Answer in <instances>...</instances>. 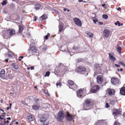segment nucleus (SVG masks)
Here are the masks:
<instances>
[{"label": "nucleus", "instance_id": "f257e3e1", "mask_svg": "<svg viewBox=\"0 0 125 125\" xmlns=\"http://www.w3.org/2000/svg\"><path fill=\"white\" fill-rule=\"evenodd\" d=\"M85 88L79 89L77 92V96L79 98H82L85 95Z\"/></svg>", "mask_w": 125, "mask_h": 125}, {"label": "nucleus", "instance_id": "f03ea898", "mask_svg": "<svg viewBox=\"0 0 125 125\" xmlns=\"http://www.w3.org/2000/svg\"><path fill=\"white\" fill-rule=\"evenodd\" d=\"M85 68L83 67L80 66L76 68L75 71L77 72L81 73H82L83 74L86 76L88 74L87 72H85Z\"/></svg>", "mask_w": 125, "mask_h": 125}, {"label": "nucleus", "instance_id": "7ed1b4c3", "mask_svg": "<svg viewBox=\"0 0 125 125\" xmlns=\"http://www.w3.org/2000/svg\"><path fill=\"white\" fill-rule=\"evenodd\" d=\"M65 115L63 111H60L57 117L58 120L59 121H61L64 118Z\"/></svg>", "mask_w": 125, "mask_h": 125}, {"label": "nucleus", "instance_id": "20e7f679", "mask_svg": "<svg viewBox=\"0 0 125 125\" xmlns=\"http://www.w3.org/2000/svg\"><path fill=\"white\" fill-rule=\"evenodd\" d=\"M90 103L91 101L90 99H87L85 100V104H83V108L84 110H86L89 109V107Z\"/></svg>", "mask_w": 125, "mask_h": 125}, {"label": "nucleus", "instance_id": "39448f33", "mask_svg": "<svg viewBox=\"0 0 125 125\" xmlns=\"http://www.w3.org/2000/svg\"><path fill=\"white\" fill-rule=\"evenodd\" d=\"M68 83L69 85L72 86L71 87H69V88L73 89L75 90L77 88V86L74 84V82L70 80L68 81Z\"/></svg>", "mask_w": 125, "mask_h": 125}, {"label": "nucleus", "instance_id": "423d86ee", "mask_svg": "<svg viewBox=\"0 0 125 125\" xmlns=\"http://www.w3.org/2000/svg\"><path fill=\"white\" fill-rule=\"evenodd\" d=\"M73 21L79 27L82 26V23L81 20L78 18H74L73 19Z\"/></svg>", "mask_w": 125, "mask_h": 125}, {"label": "nucleus", "instance_id": "0eeeda50", "mask_svg": "<svg viewBox=\"0 0 125 125\" xmlns=\"http://www.w3.org/2000/svg\"><path fill=\"white\" fill-rule=\"evenodd\" d=\"M111 82L112 84L116 85L119 83V80L118 78L114 77L111 78Z\"/></svg>", "mask_w": 125, "mask_h": 125}, {"label": "nucleus", "instance_id": "6e6552de", "mask_svg": "<svg viewBox=\"0 0 125 125\" xmlns=\"http://www.w3.org/2000/svg\"><path fill=\"white\" fill-rule=\"evenodd\" d=\"M100 87L98 85H95L94 86L91 90V93H94L97 91L99 90Z\"/></svg>", "mask_w": 125, "mask_h": 125}, {"label": "nucleus", "instance_id": "1a4fd4ad", "mask_svg": "<svg viewBox=\"0 0 125 125\" xmlns=\"http://www.w3.org/2000/svg\"><path fill=\"white\" fill-rule=\"evenodd\" d=\"M121 112V111L120 109H114L113 115L114 116H116L118 114H120Z\"/></svg>", "mask_w": 125, "mask_h": 125}, {"label": "nucleus", "instance_id": "9d476101", "mask_svg": "<svg viewBox=\"0 0 125 125\" xmlns=\"http://www.w3.org/2000/svg\"><path fill=\"white\" fill-rule=\"evenodd\" d=\"M110 31L107 29L104 30L103 31V35L104 37L106 38L108 37L110 35Z\"/></svg>", "mask_w": 125, "mask_h": 125}, {"label": "nucleus", "instance_id": "9b49d317", "mask_svg": "<svg viewBox=\"0 0 125 125\" xmlns=\"http://www.w3.org/2000/svg\"><path fill=\"white\" fill-rule=\"evenodd\" d=\"M96 79L98 83L101 84L103 82V78L102 76L98 75L97 76Z\"/></svg>", "mask_w": 125, "mask_h": 125}, {"label": "nucleus", "instance_id": "f8f14e48", "mask_svg": "<svg viewBox=\"0 0 125 125\" xmlns=\"http://www.w3.org/2000/svg\"><path fill=\"white\" fill-rule=\"evenodd\" d=\"M74 116L72 115H71L69 113L67 114V115L66 116V118L67 121H71L72 120Z\"/></svg>", "mask_w": 125, "mask_h": 125}, {"label": "nucleus", "instance_id": "ddd939ff", "mask_svg": "<svg viewBox=\"0 0 125 125\" xmlns=\"http://www.w3.org/2000/svg\"><path fill=\"white\" fill-rule=\"evenodd\" d=\"M109 58L112 62H114L116 60V58L114 57V53H110L109 54Z\"/></svg>", "mask_w": 125, "mask_h": 125}, {"label": "nucleus", "instance_id": "4468645a", "mask_svg": "<svg viewBox=\"0 0 125 125\" xmlns=\"http://www.w3.org/2000/svg\"><path fill=\"white\" fill-rule=\"evenodd\" d=\"M32 109L35 110H38L40 107V105L39 104L37 103H36L35 104H34L32 106Z\"/></svg>", "mask_w": 125, "mask_h": 125}, {"label": "nucleus", "instance_id": "2eb2a0df", "mask_svg": "<svg viewBox=\"0 0 125 125\" xmlns=\"http://www.w3.org/2000/svg\"><path fill=\"white\" fill-rule=\"evenodd\" d=\"M47 120V118L45 115H43L41 117L40 121L41 122H45Z\"/></svg>", "mask_w": 125, "mask_h": 125}, {"label": "nucleus", "instance_id": "dca6fc26", "mask_svg": "<svg viewBox=\"0 0 125 125\" xmlns=\"http://www.w3.org/2000/svg\"><path fill=\"white\" fill-rule=\"evenodd\" d=\"M9 32V31L7 30L6 32L3 33V36L4 38L7 39L9 37L10 34Z\"/></svg>", "mask_w": 125, "mask_h": 125}, {"label": "nucleus", "instance_id": "f3484780", "mask_svg": "<svg viewBox=\"0 0 125 125\" xmlns=\"http://www.w3.org/2000/svg\"><path fill=\"white\" fill-rule=\"evenodd\" d=\"M5 71L4 69H2L1 70L0 72V76L2 79L5 78Z\"/></svg>", "mask_w": 125, "mask_h": 125}, {"label": "nucleus", "instance_id": "a211bd4d", "mask_svg": "<svg viewBox=\"0 0 125 125\" xmlns=\"http://www.w3.org/2000/svg\"><path fill=\"white\" fill-rule=\"evenodd\" d=\"M115 92V90L113 89H110L108 90V93L110 95L114 94Z\"/></svg>", "mask_w": 125, "mask_h": 125}, {"label": "nucleus", "instance_id": "6ab92c4d", "mask_svg": "<svg viewBox=\"0 0 125 125\" xmlns=\"http://www.w3.org/2000/svg\"><path fill=\"white\" fill-rule=\"evenodd\" d=\"M9 31V32L10 35H12L15 34V30L13 29H10L8 30Z\"/></svg>", "mask_w": 125, "mask_h": 125}, {"label": "nucleus", "instance_id": "aec40b11", "mask_svg": "<svg viewBox=\"0 0 125 125\" xmlns=\"http://www.w3.org/2000/svg\"><path fill=\"white\" fill-rule=\"evenodd\" d=\"M120 92L121 95H125V87L122 88L120 90Z\"/></svg>", "mask_w": 125, "mask_h": 125}, {"label": "nucleus", "instance_id": "412c9836", "mask_svg": "<svg viewBox=\"0 0 125 125\" xmlns=\"http://www.w3.org/2000/svg\"><path fill=\"white\" fill-rule=\"evenodd\" d=\"M103 123L102 120H98L95 122L94 125H102Z\"/></svg>", "mask_w": 125, "mask_h": 125}, {"label": "nucleus", "instance_id": "4be33fe9", "mask_svg": "<svg viewBox=\"0 0 125 125\" xmlns=\"http://www.w3.org/2000/svg\"><path fill=\"white\" fill-rule=\"evenodd\" d=\"M37 51V49L34 47H32L30 48V53L35 52Z\"/></svg>", "mask_w": 125, "mask_h": 125}, {"label": "nucleus", "instance_id": "5701e85b", "mask_svg": "<svg viewBox=\"0 0 125 125\" xmlns=\"http://www.w3.org/2000/svg\"><path fill=\"white\" fill-rule=\"evenodd\" d=\"M14 77V75L13 74H8L6 78L7 79H12Z\"/></svg>", "mask_w": 125, "mask_h": 125}, {"label": "nucleus", "instance_id": "b1692460", "mask_svg": "<svg viewBox=\"0 0 125 125\" xmlns=\"http://www.w3.org/2000/svg\"><path fill=\"white\" fill-rule=\"evenodd\" d=\"M59 31H62L63 29V24L61 23H59Z\"/></svg>", "mask_w": 125, "mask_h": 125}, {"label": "nucleus", "instance_id": "393cba45", "mask_svg": "<svg viewBox=\"0 0 125 125\" xmlns=\"http://www.w3.org/2000/svg\"><path fill=\"white\" fill-rule=\"evenodd\" d=\"M28 119L30 121H33L34 119V117L32 115H30L27 117Z\"/></svg>", "mask_w": 125, "mask_h": 125}, {"label": "nucleus", "instance_id": "a878e982", "mask_svg": "<svg viewBox=\"0 0 125 125\" xmlns=\"http://www.w3.org/2000/svg\"><path fill=\"white\" fill-rule=\"evenodd\" d=\"M47 18V16L45 15H43L40 18V19L41 21L46 20Z\"/></svg>", "mask_w": 125, "mask_h": 125}, {"label": "nucleus", "instance_id": "bb28decb", "mask_svg": "<svg viewBox=\"0 0 125 125\" xmlns=\"http://www.w3.org/2000/svg\"><path fill=\"white\" fill-rule=\"evenodd\" d=\"M19 33H21L23 29V27L21 26V25L19 26Z\"/></svg>", "mask_w": 125, "mask_h": 125}, {"label": "nucleus", "instance_id": "cd10ccee", "mask_svg": "<svg viewBox=\"0 0 125 125\" xmlns=\"http://www.w3.org/2000/svg\"><path fill=\"white\" fill-rule=\"evenodd\" d=\"M115 24L116 25H118V26L123 25V24L120 23L118 21H117L115 23Z\"/></svg>", "mask_w": 125, "mask_h": 125}, {"label": "nucleus", "instance_id": "c85d7f7f", "mask_svg": "<svg viewBox=\"0 0 125 125\" xmlns=\"http://www.w3.org/2000/svg\"><path fill=\"white\" fill-rule=\"evenodd\" d=\"M121 47L118 45L117 46V51L119 53H121Z\"/></svg>", "mask_w": 125, "mask_h": 125}, {"label": "nucleus", "instance_id": "c756f323", "mask_svg": "<svg viewBox=\"0 0 125 125\" xmlns=\"http://www.w3.org/2000/svg\"><path fill=\"white\" fill-rule=\"evenodd\" d=\"M40 7V6L39 4H37L35 6L34 8L36 10L39 9Z\"/></svg>", "mask_w": 125, "mask_h": 125}, {"label": "nucleus", "instance_id": "7c9ffc66", "mask_svg": "<svg viewBox=\"0 0 125 125\" xmlns=\"http://www.w3.org/2000/svg\"><path fill=\"white\" fill-rule=\"evenodd\" d=\"M50 36V34L49 33H48L47 34V35H46L45 36H44V40H47L48 39V37Z\"/></svg>", "mask_w": 125, "mask_h": 125}, {"label": "nucleus", "instance_id": "2f4dec72", "mask_svg": "<svg viewBox=\"0 0 125 125\" xmlns=\"http://www.w3.org/2000/svg\"><path fill=\"white\" fill-rule=\"evenodd\" d=\"M87 35L90 38H92L93 37V33H91L90 32L87 33Z\"/></svg>", "mask_w": 125, "mask_h": 125}, {"label": "nucleus", "instance_id": "473e14b6", "mask_svg": "<svg viewBox=\"0 0 125 125\" xmlns=\"http://www.w3.org/2000/svg\"><path fill=\"white\" fill-rule=\"evenodd\" d=\"M13 67L14 68L16 69H17L18 68V66L14 63L12 65Z\"/></svg>", "mask_w": 125, "mask_h": 125}, {"label": "nucleus", "instance_id": "72a5a7b5", "mask_svg": "<svg viewBox=\"0 0 125 125\" xmlns=\"http://www.w3.org/2000/svg\"><path fill=\"white\" fill-rule=\"evenodd\" d=\"M118 64H120L121 65L125 67V64L123 62L121 61L119 62H118Z\"/></svg>", "mask_w": 125, "mask_h": 125}, {"label": "nucleus", "instance_id": "f704fd0d", "mask_svg": "<svg viewBox=\"0 0 125 125\" xmlns=\"http://www.w3.org/2000/svg\"><path fill=\"white\" fill-rule=\"evenodd\" d=\"M5 117V116L4 115H0V120H5V118H4Z\"/></svg>", "mask_w": 125, "mask_h": 125}, {"label": "nucleus", "instance_id": "c9c22d12", "mask_svg": "<svg viewBox=\"0 0 125 125\" xmlns=\"http://www.w3.org/2000/svg\"><path fill=\"white\" fill-rule=\"evenodd\" d=\"M14 55L13 54L12 52H9V56L10 57H12V56Z\"/></svg>", "mask_w": 125, "mask_h": 125}, {"label": "nucleus", "instance_id": "e433bc0d", "mask_svg": "<svg viewBox=\"0 0 125 125\" xmlns=\"http://www.w3.org/2000/svg\"><path fill=\"white\" fill-rule=\"evenodd\" d=\"M103 18L104 19H107L108 18V16L106 14H104L102 16Z\"/></svg>", "mask_w": 125, "mask_h": 125}, {"label": "nucleus", "instance_id": "4c0bfd02", "mask_svg": "<svg viewBox=\"0 0 125 125\" xmlns=\"http://www.w3.org/2000/svg\"><path fill=\"white\" fill-rule=\"evenodd\" d=\"M50 74V73L49 72H46L45 75V77L49 76Z\"/></svg>", "mask_w": 125, "mask_h": 125}, {"label": "nucleus", "instance_id": "58836bf2", "mask_svg": "<svg viewBox=\"0 0 125 125\" xmlns=\"http://www.w3.org/2000/svg\"><path fill=\"white\" fill-rule=\"evenodd\" d=\"M61 83L60 82H57L56 83V85L57 87H58L59 86V87H60L61 86Z\"/></svg>", "mask_w": 125, "mask_h": 125}, {"label": "nucleus", "instance_id": "ea45409f", "mask_svg": "<svg viewBox=\"0 0 125 125\" xmlns=\"http://www.w3.org/2000/svg\"><path fill=\"white\" fill-rule=\"evenodd\" d=\"M115 103V101H114L112 100L110 101V104L112 105H114Z\"/></svg>", "mask_w": 125, "mask_h": 125}, {"label": "nucleus", "instance_id": "a19ab883", "mask_svg": "<svg viewBox=\"0 0 125 125\" xmlns=\"http://www.w3.org/2000/svg\"><path fill=\"white\" fill-rule=\"evenodd\" d=\"M93 20L94 22L95 23H96V22H98V21L96 19H94L93 18Z\"/></svg>", "mask_w": 125, "mask_h": 125}, {"label": "nucleus", "instance_id": "79ce46f5", "mask_svg": "<svg viewBox=\"0 0 125 125\" xmlns=\"http://www.w3.org/2000/svg\"><path fill=\"white\" fill-rule=\"evenodd\" d=\"M7 3V2L6 0L4 1L2 3V5H6V4Z\"/></svg>", "mask_w": 125, "mask_h": 125}, {"label": "nucleus", "instance_id": "37998d69", "mask_svg": "<svg viewBox=\"0 0 125 125\" xmlns=\"http://www.w3.org/2000/svg\"><path fill=\"white\" fill-rule=\"evenodd\" d=\"M114 125H119V124L116 121L115 122Z\"/></svg>", "mask_w": 125, "mask_h": 125}, {"label": "nucleus", "instance_id": "c03bdc74", "mask_svg": "<svg viewBox=\"0 0 125 125\" xmlns=\"http://www.w3.org/2000/svg\"><path fill=\"white\" fill-rule=\"evenodd\" d=\"M43 92L45 93L46 94H48V92L47 90H43Z\"/></svg>", "mask_w": 125, "mask_h": 125}, {"label": "nucleus", "instance_id": "a18cd8bd", "mask_svg": "<svg viewBox=\"0 0 125 125\" xmlns=\"http://www.w3.org/2000/svg\"><path fill=\"white\" fill-rule=\"evenodd\" d=\"M23 56H20L19 57L18 60L19 61H20L21 60V59H22L23 58Z\"/></svg>", "mask_w": 125, "mask_h": 125}, {"label": "nucleus", "instance_id": "49530a36", "mask_svg": "<svg viewBox=\"0 0 125 125\" xmlns=\"http://www.w3.org/2000/svg\"><path fill=\"white\" fill-rule=\"evenodd\" d=\"M43 123V125H48V122H44Z\"/></svg>", "mask_w": 125, "mask_h": 125}, {"label": "nucleus", "instance_id": "de8ad7c7", "mask_svg": "<svg viewBox=\"0 0 125 125\" xmlns=\"http://www.w3.org/2000/svg\"><path fill=\"white\" fill-rule=\"evenodd\" d=\"M63 10L64 11H67L68 12H69L70 11V10L69 9H67L66 8H64Z\"/></svg>", "mask_w": 125, "mask_h": 125}, {"label": "nucleus", "instance_id": "09e8293b", "mask_svg": "<svg viewBox=\"0 0 125 125\" xmlns=\"http://www.w3.org/2000/svg\"><path fill=\"white\" fill-rule=\"evenodd\" d=\"M109 105H108V104L107 103H106V105H105V107L106 108H108L109 107Z\"/></svg>", "mask_w": 125, "mask_h": 125}, {"label": "nucleus", "instance_id": "8fccbe9b", "mask_svg": "<svg viewBox=\"0 0 125 125\" xmlns=\"http://www.w3.org/2000/svg\"><path fill=\"white\" fill-rule=\"evenodd\" d=\"M96 68L97 69V71H99V70H98V69L99 68V66L98 65V64H96Z\"/></svg>", "mask_w": 125, "mask_h": 125}, {"label": "nucleus", "instance_id": "3c124183", "mask_svg": "<svg viewBox=\"0 0 125 125\" xmlns=\"http://www.w3.org/2000/svg\"><path fill=\"white\" fill-rule=\"evenodd\" d=\"M5 120H4V122L5 123H7V124H8L9 122V121L8 120H7L6 121H5Z\"/></svg>", "mask_w": 125, "mask_h": 125}, {"label": "nucleus", "instance_id": "603ef678", "mask_svg": "<svg viewBox=\"0 0 125 125\" xmlns=\"http://www.w3.org/2000/svg\"><path fill=\"white\" fill-rule=\"evenodd\" d=\"M115 66L117 67H120V66L119 64H115Z\"/></svg>", "mask_w": 125, "mask_h": 125}, {"label": "nucleus", "instance_id": "864d4df0", "mask_svg": "<svg viewBox=\"0 0 125 125\" xmlns=\"http://www.w3.org/2000/svg\"><path fill=\"white\" fill-rule=\"evenodd\" d=\"M37 18H38L37 17H35L34 18V20H33L34 21H36L37 20Z\"/></svg>", "mask_w": 125, "mask_h": 125}, {"label": "nucleus", "instance_id": "5fc2aeb1", "mask_svg": "<svg viewBox=\"0 0 125 125\" xmlns=\"http://www.w3.org/2000/svg\"><path fill=\"white\" fill-rule=\"evenodd\" d=\"M105 4H103L102 5V7H104V8H105Z\"/></svg>", "mask_w": 125, "mask_h": 125}, {"label": "nucleus", "instance_id": "6e6d98bb", "mask_svg": "<svg viewBox=\"0 0 125 125\" xmlns=\"http://www.w3.org/2000/svg\"><path fill=\"white\" fill-rule=\"evenodd\" d=\"M90 81H91V85L93 83V82H92V79H90Z\"/></svg>", "mask_w": 125, "mask_h": 125}, {"label": "nucleus", "instance_id": "4d7b16f0", "mask_svg": "<svg viewBox=\"0 0 125 125\" xmlns=\"http://www.w3.org/2000/svg\"><path fill=\"white\" fill-rule=\"evenodd\" d=\"M1 120H0V125H5V124H4L3 125L2 123L1 122Z\"/></svg>", "mask_w": 125, "mask_h": 125}, {"label": "nucleus", "instance_id": "13d9d810", "mask_svg": "<svg viewBox=\"0 0 125 125\" xmlns=\"http://www.w3.org/2000/svg\"><path fill=\"white\" fill-rule=\"evenodd\" d=\"M11 109V107H7V110H9V109Z\"/></svg>", "mask_w": 125, "mask_h": 125}, {"label": "nucleus", "instance_id": "bf43d9fd", "mask_svg": "<svg viewBox=\"0 0 125 125\" xmlns=\"http://www.w3.org/2000/svg\"><path fill=\"white\" fill-rule=\"evenodd\" d=\"M30 68L31 70L34 69V67L32 66Z\"/></svg>", "mask_w": 125, "mask_h": 125}, {"label": "nucleus", "instance_id": "052dcab7", "mask_svg": "<svg viewBox=\"0 0 125 125\" xmlns=\"http://www.w3.org/2000/svg\"><path fill=\"white\" fill-rule=\"evenodd\" d=\"M121 10V8L120 7H118L117 9V10Z\"/></svg>", "mask_w": 125, "mask_h": 125}, {"label": "nucleus", "instance_id": "680f3d73", "mask_svg": "<svg viewBox=\"0 0 125 125\" xmlns=\"http://www.w3.org/2000/svg\"><path fill=\"white\" fill-rule=\"evenodd\" d=\"M7 119L8 120H10L11 119V118L10 117H9L7 118Z\"/></svg>", "mask_w": 125, "mask_h": 125}, {"label": "nucleus", "instance_id": "e2e57ef3", "mask_svg": "<svg viewBox=\"0 0 125 125\" xmlns=\"http://www.w3.org/2000/svg\"><path fill=\"white\" fill-rule=\"evenodd\" d=\"M99 23L100 25H102L103 24V23L102 22H99Z\"/></svg>", "mask_w": 125, "mask_h": 125}, {"label": "nucleus", "instance_id": "0e129e2a", "mask_svg": "<svg viewBox=\"0 0 125 125\" xmlns=\"http://www.w3.org/2000/svg\"><path fill=\"white\" fill-rule=\"evenodd\" d=\"M83 1V0H78V2H82Z\"/></svg>", "mask_w": 125, "mask_h": 125}, {"label": "nucleus", "instance_id": "69168bd1", "mask_svg": "<svg viewBox=\"0 0 125 125\" xmlns=\"http://www.w3.org/2000/svg\"><path fill=\"white\" fill-rule=\"evenodd\" d=\"M5 61L6 62H7L8 61V59H6L5 60Z\"/></svg>", "mask_w": 125, "mask_h": 125}, {"label": "nucleus", "instance_id": "338daca9", "mask_svg": "<svg viewBox=\"0 0 125 125\" xmlns=\"http://www.w3.org/2000/svg\"><path fill=\"white\" fill-rule=\"evenodd\" d=\"M97 75V73L96 72L94 73V76H95Z\"/></svg>", "mask_w": 125, "mask_h": 125}, {"label": "nucleus", "instance_id": "774afa93", "mask_svg": "<svg viewBox=\"0 0 125 125\" xmlns=\"http://www.w3.org/2000/svg\"><path fill=\"white\" fill-rule=\"evenodd\" d=\"M120 70L121 71H123V69L122 68H121L120 69Z\"/></svg>", "mask_w": 125, "mask_h": 125}]
</instances>
